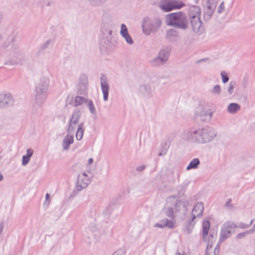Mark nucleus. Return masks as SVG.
I'll use <instances>...</instances> for the list:
<instances>
[{"mask_svg":"<svg viewBox=\"0 0 255 255\" xmlns=\"http://www.w3.org/2000/svg\"><path fill=\"white\" fill-rule=\"evenodd\" d=\"M145 168V166L144 165H141L136 167V170L138 171H142L144 170Z\"/></svg>","mask_w":255,"mask_h":255,"instance_id":"obj_45","label":"nucleus"},{"mask_svg":"<svg viewBox=\"0 0 255 255\" xmlns=\"http://www.w3.org/2000/svg\"><path fill=\"white\" fill-rule=\"evenodd\" d=\"M97 231V228L95 226H94L92 227L90 226H88L85 228V230L84 231V234L85 235H87L89 237V234L92 233L93 234Z\"/></svg>","mask_w":255,"mask_h":255,"instance_id":"obj_36","label":"nucleus"},{"mask_svg":"<svg viewBox=\"0 0 255 255\" xmlns=\"http://www.w3.org/2000/svg\"><path fill=\"white\" fill-rule=\"evenodd\" d=\"M200 163V162L199 159L198 158H195L189 162V164L187 166L186 169L187 170H190L192 169H197Z\"/></svg>","mask_w":255,"mask_h":255,"instance_id":"obj_26","label":"nucleus"},{"mask_svg":"<svg viewBox=\"0 0 255 255\" xmlns=\"http://www.w3.org/2000/svg\"><path fill=\"white\" fill-rule=\"evenodd\" d=\"M251 233L249 230L246 231L245 232H242L237 235V238L238 239H242L245 238L247 235L249 234H251Z\"/></svg>","mask_w":255,"mask_h":255,"instance_id":"obj_39","label":"nucleus"},{"mask_svg":"<svg viewBox=\"0 0 255 255\" xmlns=\"http://www.w3.org/2000/svg\"><path fill=\"white\" fill-rule=\"evenodd\" d=\"M191 25L194 32L199 34H202L204 31V27L202 24L200 17H193L190 19Z\"/></svg>","mask_w":255,"mask_h":255,"instance_id":"obj_12","label":"nucleus"},{"mask_svg":"<svg viewBox=\"0 0 255 255\" xmlns=\"http://www.w3.org/2000/svg\"><path fill=\"white\" fill-rule=\"evenodd\" d=\"M73 133H67V134L64 137L62 141V147L64 150H68L69 149V146L72 144L74 141Z\"/></svg>","mask_w":255,"mask_h":255,"instance_id":"obj_21","label":"nucleus"},{"mask_svg":"<svg viewBox=\"0 0 255 255\" xmlns=\"http://www.w3.org/2000/svg\"><path fill=\"white\" fill-rule=\"evenodd\" d=\"M3 176L1 174H0V181L3 180Z\"/></svg>","mask_w":255,"mask_h":255,"instance_id":"obj_52","label":"nucleus"},{"mask_svg":"<svg viewBox=\"0 0 255 255\" xmlns=\"http://www.w3.org/2000/svg\"><path fill=\"white\" fill-rule=\"evenodd\" d=\"M3 19V14L2 12L0 11V24L1 23Z\"/></svg>","mask_w":255,"mask_h":255,"instance_id":"obj_50","label":"nucleus"},{"mask_svg":"<svg viewBox=\"0 0 255 255\" xmlns=\"http://www.w3.org/2000/svg\"><path fill=\"white\" fill-rule=\"evenodd\" d=\"M34 150L31 148H27L26 150V154L22 157V165L23 166L26 165L29 162L31 157L33 155Z\"/></svg>","mask_w":255,"mask_h":255,"instance_id":"obj_23","label":"nucleus"},{"mask_svg":"<svg viewBox=\"0 0 255 255\" xmlns=\"http://www.w3.org/2000/svg\"><path fill=\"white\" fill-rule=\"evenodd\" d=\"M86 105L89 109L90 113L94 116H96L97 111L93 101L91 100H88L86 103Z\"/></svg>","mask_w":255,"mask_h":255,"instance_id":"obj_29","label":"nucleus"},{"mask_svg":"<svg viewBox=\"0 0 255 255\" xmlns=\"http://www.w3.org/2000/svg\"><path fill=\"white\" fill-rule=\"evenodd\" d=\"M88 84L87 76L85 74H81L79 77L77 86V89L80 93H83L87 90Z\"/></svg>","mask_w":255,"mask_h":255,"instance_id":"obj_16","label":"nucleus"},{"mask_svg":"<svg viewBox=\"0 0 255 255\" xmlns=\"http://www.w3.org/2000/svg\"><path fill=\"white\" fill-rule=\"evenodd\" d=\"M89 99H87L83 97L76 96L74 101V105L75 106H78L82 105L84 103H87V101Z\"/></svg>","mask_w":255,"mask_h":255,"instance_id":"obj_31","label":"nucleus"},{"mask_svg":"<svg viewBox=\"0 0 255 255\" xmlns=\"http://www.w3.org/2000/svg\"><path fill=\"white\" fill-rule=\"evenodd\" d=\"M169 197H172L174 199V202L172 203V205L174 209L175 212H178L184 209L185 206L182 201L178 200L174 196H170Z\"/></svg>","mask_w":255,"mask_h":255,"instance_id":"obj_22","label":"nucleus"},{"mask_svg":"<svg viewBox=\"0 0 255 255\" xmlns=\"http://www.w3.org/2000/svg\"><path fill=\"white\" fill-rule=\"evenodd\" d=\"M49 198H50L49 194L48 193L46 194V196H45V198H46L45 203H47V205H48L49 204Z\"/></svg>","mask_w":255,"mask_h":255,"instance_id":"obj_48","label":"nucleus"},{"mask_svg":"<svg viewBox=\"0 0 255 255\" xmlns=\"http://www.w3.org/2000/svg\"><path fill=\"white\" fill-rule=\"evenodd\" d=\"M51 42V40L50 39H49L45 41L42 45V48L43 49H46L48 47L50 43Z\"/></svg>","mask_w":255,"mask_h":255,"instance_id":"obj_43","label":"nucleus"},{"mask_svg":"<svg viewBox=\"0 0 255 255\" xmlns=\"http://www.w3.org/2000/svg\"><path fill=\"white\" fill-rule=\"evenodd\" d=\"M169 53L165 49H161L157 56L151 59L149 63L153 66H158L164 64L168 59Z\"/></svg>","mask_w":255,"mask_h":255,"instance_id":"obj_7","label":"nucleus"},{"mask_svg":"<svg viewBox=\"0 0 255 255\" xmlns=\"http://www.w3.org/2000/svg\"><path fill=\"white\" fill-rule=\"evenodd\" d=\"M161 25L159 20H153L149 17H145L142 21V30L145 35H149L156 32Z\"/></svg>","mask_w":255,"mask_h":255,"instance_id":"obj_3","label":"nucleus"},{"mask_svg":"<svg viewBox=\"0 0 255 255\" xmlns=\"http://www.w3.org/2000/svg\"><path fill=\"white\" fill-rule=\"evenodd\" d=\"M107 0H89L91 4L94 6H99L104 3Z\"/></svg>","mask_w":255,"mask_h":255,"instance_id":"obj_37","label":"nucleus"},{"mask_svg":"<svg viewBox=\"0 0 255 255\" xmlns=\"http://www.w3.org/2000/svg\"><path fill=\"white\" fill-rule=\"evenodd\" d=\"M241 106L239 104L235 103L230 104L227 107V111L230 114H235L240 111Z\"/></svg>","mask_w":255,"mask_h":255,"instance_id":"obj_25","label":"nucleus"},{"mask_svg":"<svg viewBox=\"0 0 255 255\" xmlns=\"http://www.w3.org/2000/svg\"><path fill=\"white\" fill-rule=\"evenodd\" d=\"M249 231L251 233V234L255 233V222L253 228L249 230Z\"/></svg>","mask_w":255,"mask_h":255,"instance_id":"obj_49","label":"nucleus"},{"mask_svg":"<svg viewBox=\"0 0 255 255\" xmlns=\"http://www.w3.org/2000/svg\"><path fill=\"white\" fill-rule=\"evenodd\" d=\"M48 95V92L35 89V102L38 105L42 104Z\"/></svg>","mask_w":255,"mask_h":255,"instance_id":"obj_18","label":"nucleus"},{"mask_svg":"<svg viewBox=\"0 0 255 255\" xmlns=\"http://www.w3.org/2000/svg\"><path fill=\"white\" fill-rule=\"evenodd\" d=\"M184 5L185 4L180 1L176 0H164L160 4V7L165 11H169L173 9H179Z\"/></svg>","mask_w":255,"mask_h":255,"instance_id":"obj_8","label":"nucleus"},{"mask_svg":"<svg viewBox=\"0 0 255 255\" xmlns=\"http://www.w3.org/2000/svg\"><path fill=\"white\" fill-rule=\"evenodd\" d=\"M120 34L125 39L126 42L130 45L133 43V41L129 35L128 28L125 24H122L121 26Z\"/></svg>","mask_w":255,"mask_h":255,"instance_id":"obj_20","label":"nucleus"},{"mask_svg":"<svg viewBox=\"0 0 255 255\" xmlns=\"http://www.w3.org/2000/svg\"><path fill=\"white\" fill-rule=\"evenodd\" d=\"M84 125L83 123L79 124L77 128V130L76 133V138L77 140H80L82 139L84 128Z\"/></svg>","mask_w":255,"mask_h":255,"instance_id":"obj_27","label":"nucleus"},{"mask_svg":"<svg viewBox=\"0 0 255 255\" xmlns=\"http://www.w3.org/2000/svg\"><path fill=\"white\" fill-rule=\"evenodd\" d=\"M139 91L145 97H151L154 91V87L150 85H143L140 87Z\"/></svg>","mask_w":255,"mask_h":255,"instance_id":"obj_19","label":"nucleus"},{"mask_svg":"<svg viewBox=\"0 0 255 255\" xmlns=\"http://www.w3.org/2000/svg\"><path fill=\"white\" fill-rule=\"evenodd\" d=\"M166 23L168 25L181 30L187 29L189 26L187 16L181 11L168 14L166 15Z\"/></svg>","mask_w":255,"mask_h":255,"instance_id":"obj_2","label":"nucleus"},{"mask_svg":"<svg viewBox=\"0 0 255 255\" xmlns=\"http://www.w3.org/2000/svg\"><path fill=\"white\" fill-rule=\"evenodd\" d=\"M2 37V35H1V34L0 33V40H1Z\"/></svg>","mask_w":255,"mask_h":255,"instance_id":"obj_55","label":"nucleus"},{"mask_svg":"<svg viewBox=\"0 0 255 255\" xmlns=\"http://www.w3.org/2000/svg\"><path fill=\"white\" fill-rule=\"evenodd\" d=\"M225 10L224 2L222 1L218 7V12L221 13Z\"/></svg>","mask_w":255,"mask_h":255,"instance_id":"obj_41","label":"nucleus"},{"mask_svg":"<svg viewBox=\"0 0 255 255\" xmlns=\"http://www.w3.org/2000/svg\"><path fill=\"white\" fill-rule=\"evenodd\" d=\"M49 83V74H47L45 75H43L40 78L35 89H40L42 91L43 90L48 92Z\"/></svg>","mask_w":255,"mask_h":255,"instance_id":"obj_14","label":"nucleus"},{"mask_svg":"<svg viewBox=\"0 0 255 255\" xmlns=\"http://www.w3.org/2000/svg\"><path fill=\"white\" fill-rule=\"evenodd\" d=\"M210 224L208 221H204L202 223L203 228V239L204 240L206 241V237L208 234V231L210 229Z\"/></svg>","mask_w":255,"mask_h":255,"instance_id":"obj_28","label":"nucleus"},{"mask_svg":"<svg viewBox=\"0 0 255 255\" xmlns=\"http://www.w3.org/2000/svg\"><path fill=\"white\" fill-rule=\"evenodd\" d=\"M112 255H124V253L122 251H117L115 252Z\"/></svg>","mask_w":255,"mask_h":255,"instance_id":"obj_47","label":"nucleus"},{"mask_svg":"<svg viewBox=\"0 0 255 255\" xmlns=\"http://www.w3.org/2000/svg\"><path fill=\"white\" fill-rule=\"evenodd\" d=\"M215 9H208L207 7L204 13V19L205 20H209L211 19Z\"/></svg>","mask_w":255,"mask_h":255,"instance_id":"obj_33","label":"nucleus"},{"mask_svg":"<svg viewBox=\"0 0 255 255\" xmlns=\"http://www.w3.org/2000/svg\"><path fill=\"white\" fill-rule=\"evenodd\" d=\"M178 32L174 29H170L166 32V37L169 39H172L178 37Z\"/></svg>","mask_w":255,"mask_h":255,"instance_id":"obj_30","label":"nucleus"},{"mask_svg":"<svg viewBox=\"0 0 255 255\" xmlns=\"http://www.w3.org/2000/svg\"><path fill=\"white\" fill-rule=\"evenodd\" d=\"M209 242L208 243L207 250L209 249ZM210 248H211V245H210Z\"/></svg>","mask_w":255,"mask_h":255,"instance_id":"obj_53","label":"nucleus"},{"mask_svg":"<svg viewBox=\"0 0 255 255\" xmlns=\"http://www.w3.org/2000/svg\"><path fill=\"white\" fill-rule=\"evenodd\" d=\"M92 175L90 172H84L80 173L77 177L76 190L80 191L86 188L91 181Z\"/></svg>","mask_w":255,"mask_h":255,"instance_id":"obj_4","label":"nucleus"},{"mask_svg":"<svg viewBox=\"0 0 255 255\" xmlns=\"http://www.w3.org/2000/svg\"><path fill=\"white\" fill-rule=\"evenodd\" d=\"M217 2L218 0H208L206 3V7H207L208 9H215Z\"/></svg>","mask_w":255,"mask_h":255,"instance_id":"obj_34","label":"nucleus"},{"mask_svg":"<svg viewBox=\"0 0 255 255\" xmlns=\"http://www.w3.org/2000/svg\"><path fill=\"white\" fill-rule=\"evenodd\" d=\"M236 86L237 84L235 81H231L230 82L227 88V93L229 96H231L233 94L234 89Z\"/></svg>","mask_w":255,"mask_h":255,"instance_id":"obj_32","label":"nucleus"},{"mask_svg":"<svg viewBox=\"0 0 255 255\" xmlns=\"http://www.w3.org/2000/svg\"><path fill=\"white\" fill-rule=\"evenodd\" d=\"M175 224V220H169L165 218L161 220L159 223H156L154 227L161 229L168 228L171 229L174 228Z\"/></svg>","mask_w":255,"mask_h":255,"instance_id":"obj_17","label":"nucleus"},{"mask_svg":"<svg viewBox=\"0 0 255 255\" xmlns=\"http://www.w3.org/2000/svg\"><path fill=\"white\" fill-rule=\"evenodd\" d=\"M253 222L254 220H252L250 221V223L249 224L241 223L239 224L238 227L242 229H247L249 228L252 225Z\"/></svg>","mask_w":255,"mask_h":255,"instance_id":"obj_38","label":"nucleus"},{"mask_svg":"<svg viewBox=\"0 0 255 255\" xmlns=\"http://www.w3.org/2000/svg\"><path fill=\"white\" fill-rule=\"evenodd\" d=\"M175 255H184V254H180V253H177Z\"/></svg>","mask_w":255,"mask_h":255,"instance_id":"obj_54","label":"nucleus"},{"mask_svg":"<svg viewBox=\"0 0 255 255\" xmlns=\"http://www.w3.org/2000/svg\"><path fill=\"white\" fill-rule=\"evenodd\" d=\"M246 84H244L243 85V87H244V88H246Z\"/></svg>","mask_w":255,"mask_h":255,"instance_id":"obj_56","label":"nucleus"},{"mask_svg":"<svg viewBox=\"0 0 255 255\" xmlns=\"http://www.w3.org/2000/svg\"><path fill=\"white\" fill-rule=\"evenodd\" d=\"M215 131L210 128H198L185 131L183 138L198 143H205L211 141L215 136Z\"/></svg>","mask_w":255,"mask_h":255,"instance_id":"obj_1","label":"nucleus"},{"mask_svg":"<svg viewBox=\"0 0 255 255\" xmlns=\"http://www.w3.org/2000/svg\"><path fill=\"white\" fill-rule=\"evenodd\" d=\"M221 89L219 85H216L210 90V93L213 95H219L221 94Z\"/></svg>","mask_w":255,"mask_h":255,"instance_id":"obj_35","label":"nucleus"},{"mask_svg":"<svg viewBox=\"0 0 255 255\" xmlns=\"http://www.w3.org/2000/svg\"><path fill=\"white\" fill-rule=\"evenodd\" d=\"M100 84L103 94V99L105 101L108 100L110 86L108 83V79L105 75H102L100 77Z\"/></svg>","mask_w":255,"mask_h":255,"instance_id":"obj_13","label":"nucleus"},{"mask_svg":"<svg viewBox=\"0 0 255 255\" xmlns=\"http://www.w3.org/2000/svg\"><path fill=\"white\" fill-rule=\"evenodd\" d=\"M195 115L202 121L209 122L212 118L213 112L210 109H205L203 106H199L195 112Z\"/></svg>","mask_w":255,"mask_h":255,"instance_id":"obj_10","label":"nucleus"},{"mask_svg":"<svg viewBox=\"0 0 255 255\" xmlns=\"http://www.w3.org/2000/svg\"><path fill=\"white\" fill-rule=\"evenodd\" d=\"M14 104V99L10 93L0 94V107L6 108Z\"/></svg>","mask_w":255,"mask_h":255,"instance_id":"obj_11","label":"nucleus"},{"mask_svg":"<svg viewBox=\"0 0 255 255\" xmlns=\"http://www.w3.org/2000/svg\"><path fill=\"white\" fill-rule=\"evenodd\" d=\"M225 206L226 207L228 208L229 209H231L232 208L233 206L231 204V200L230 199H228Z\"/></svg>","mask_w":255,"mask_h":255,"instance_id":"obj_44","label":"nucleus"},{"mask_svg":"<svg viewBox=\"0 0 255 255\" xmlns=\"http://www.w3.org/2000/svg\"><path fill=\"white\" fill-rule=\"evenodd\" d=\"M168 148H169V145H168L167 144L165 143V146H163V149H162L161 152H160L158 154V155L159 156H162V155H165L166 154V153L167 152V150Z\"/></svg>","mask_w":255,"mask_h":255,"instance_id":"obj_40","label":"nucleus"},{"mask_svg":"<svg viewBox=\"0 0 255 255\" xmlns=\"http://www.w3.org/2000/svg\"><path fill=\"white\" fill-rule=\"evenodd\" d=\"M174 198L172 197H168L166 199L164 207L162 210V213L167 217L170 218V220H175V214L173 207L172 203L174 202Z\"/></svg>","mask_w":255,"mask_h":255,"instance_id":"obj_9","label":"nucleus"},{"mask_svg":"<svg viewBox=\"0 0 255 255\" xmlns=\"http://www.w3.org/2000/svg\"><path fill=\"white\" fill-rule=\"evenodd\" d=\"M81 111L78 109H75L69 121L67 129V133H74L76 128H78L79 122L81 117Z\"/></svg>","mask_w":255,"mask_h":255,"instance_id":"obj_5","label":"nucleus"},{"mask_svg":"<svg viewBox=\"0 0 255 255\" xmlns=\"http://www.w3.org/2000/svg\"><path fill=\"white\" fill-rule=\"evenodd\" d=\"M93 162V159L92 158H90L88 160V164L90 165Z\"/></svg>","mask_w":255,"mask_h":255,"instance_id":"obj_51","label":"nucleus"},{"mask_svg":"<svg viewBox=\"0 0 255 255\" xmlns=\"http://www.w3.org/2000/svg\"><path fill=\"white\" fill-rule=\"evenodd\" d=\"M219 246L217 245L214 251V254L215 255H218L219 254Z\"/></svg>","mask_w":255,"mask_h":255,"instance_id":"obj_46","label":"nucleus"},{"mask_svg":"<svg viewBox=\"0 0 255 255\" xmlns=\"http://www.w3.org/2000/svg\"><path fill=\"white\" fill-rule=\"evenodd\" d=\"M221 76H222V78L223 82L224 83H227L228 81V80H229L228 77L227 75L224 74V73H222V72L221 73Z\"/></svg>","mask_w":255,"mask_h":255,"instance_id":"obj_42","label":"nucleus"},{"mask_svg":"<svg viewBox=\"0 0 255 255\" xmlns=\"http://www.w3.org/2000/svg\"><path fill=\"white\" fill-rule=\"evenodd\" d=\"M236 226L232 222L224 223L221 228L219 242L222 243L229 238L233 232L234 231Z\"/></svg>","mask_w":255,"mask_h":255,"instance_id":"obj_6","label":"nucleus"},{"mask_svg":"<svg viewBox=\"0 0 255 255\" xmlns=\"http://www.w3.org/2000/svg\"><path fill=\"white\" fill-rule=\"evenodd\" d=\"M189 16L190 18H193V17L197 16L200 17L201 15V9L198 6H193L190 7L189 9Z\"/></svg>","mask_w":255,"mask_h":255,"instance_id":"obj_24","label":"nucleus"},{"mask_svg":"<svg viewBox=\"0 0 255 255\" xmlns=\"http://www.w3.org/2000/svg\"><path fill=\"white\" fill-rule=\"evenodd\" d=\"M204 211V205L202 202L197 203L194 207L191 213V222H193L196 218H200Z\"/></svg>","mask_w":255,"mask_h":255,"instance_id":"obj_15","label":"nucleus"}]
</instances>
